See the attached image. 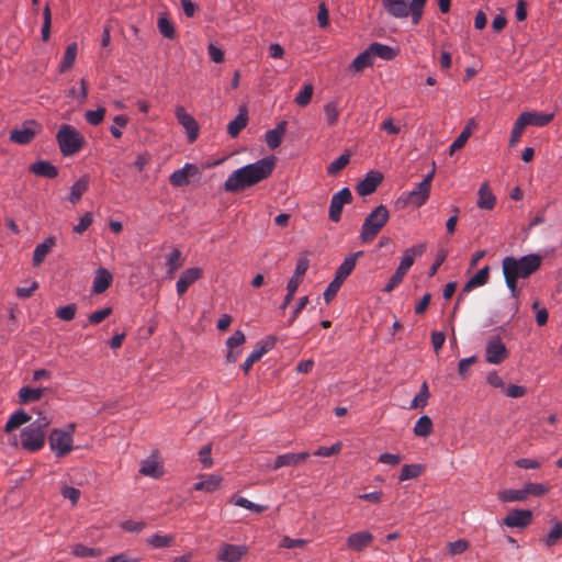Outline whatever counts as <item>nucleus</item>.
<instances>
[{"label": "nucleus", "instance_id": "nucleus-4", "mask_svg": "<svg viewBox=\"0 0 562 562\" xmlns=\"http://www.w3.org/2000/svg\"><path fill=\"white\" fill-rule=\"evenodd\" d=\"M385 11L397 19H405L412 16V22L417 25L424 13V7L427 0H381Z\"/></svg>", "mask_w": 562, "mask_h": 562}, {"label": "nucleus", "instance_id": "nucleus-43", "mask_svg": "<svg viewBox=\"0 0 562 562\" xmlns=\"http://www.w3.org/2000/svg\"><path fill=\"white\" fill-rule=\"evenodd\" d=\"M157 27H158L159 33L164 37H166L168 40L176 38L175 25L166 15H161L158 18Z\"/></svg>", "mask_w": 562, "mask_h": 562}, {"label": "nucleus", "instance_id": "nucleus-25", "mask_svg": "<svg viewBox=\"0 0 562 562\" xmlns=\"http://www.w3.org/2000/svg\"><path fill=\"white\" fill-rule=\"evenodd\" d=\"M29 171L38 177L55 179L58 176V169L47 160H37L29 167Z\"/></svg>", "mask_w": 562, "mask_h": 562}, {"label": "nucleus", "instance_id": "nucleus-49", "mask_svg": "<svg viewBox=\"0 0 562 562\" xmlns=\"http://www.w3.org/2000/svg\"><path fill=\"white\" fill-rule=\"evenodd\" d=\"M324 112L326 116V121L328 125L334 126L337 124L339 119V109H338V102L337 101H329L325 103L324 105Z\"/></svg>", "mask_w": 562, "mask_h": 562}, {"label": "nucleus", "instance_id": "nucleus-63", "mask_svg": "<svg viewBox=\"0 0 562 562\" xmlns=\"http://www.w3.org/2000/svg\"><path fill=\"white\" fill-rule=\"evenodd\" d=\"M234 504L236 506L249 509V510L255 512V513H262V512H265L267 509V506L255 504V503L248 501L245 497H237L234 501Z\"/></svg>", "mask_w": 562, "mask_h": 562}, {"label": "nucleus", "instance_id": "nucleus-33", "mask_svg": "<svg viewBox=\"0 0 562 562\" xmlns=\"http://www.w3.org/2000/svg\"><path fill=\"white\" fill-rule=\"evenodd\" d=\"M373 64L374 58L368 47L352 60V63L349 66V69L353 72H361L363 69L371 67Z\"/></svg>", "mask_w": 562, "mask_h": 562}, {"label": "nucleus", "instance_id": "nucleus-11", "mask_svg": "<svg viewBox=\"0 0 562 562\" xmlns=\"http://www.w3.org/2000/svg\"><path fill=\"white\" fill-rule=\"evenodd\" d=\"M352 202V193L349 188H342L331 196L328 217L331 222L338 223L345 204Z\"/></svg>", "mask_w": 562, "mask_h": 562}, {"label": "nucleus", "instance_id": "nucleus-14", "mask_svg": "<svg viewBox=\"0 0 562 562\" xmlns=\"http://www.w3.org/2000/svg\"><path fill=\"white\" fill-rule=\"evenodd\" d=\"M373 535L369 530H361L349 535L346 548L352 552H363L373 542Z\"/></svg>", "mask_w": 562, "mask_h": 562}, {"label": "nucleus", "instance_id": "nucleus-50", "mask_svg": "<svg viewBox=\"0 0 562 562\" xmlns=\"http://www.w3.org/2000/svg\"><path fill=\"white\" fill-rule=\"evenodd\" d=\"M77 313V304L69 303L65 306H60L56 310V317L64 322H70L75 318Z\"/></svg>", "mask_w": 562, "mask_h": 562}, {"label": "nucleus", "instance_id": "nucleus-44", "mask_svg": "<svg viewBox=\"0 0 562 562\" xmlns=\"http://www.w3.org/2000/svg\"><path fill=\"white\" fill-rule=\"evenodd\" d=\"M175 542V537L171 535L154 533L147 539V543L153 548H168Z\"/></svg>", "mask_w": 562, "mask_h": 562}, {"label": "nucleus", "instance_id": "nucleus-32", "mask_svg": "<svg viewBox=\"0 0 562 562\" xmlns=\"http://www.w3.org/2000/svg\"><path fill=\"white\" fill-rule=\"evenodd\" d=\"M45 389H34L25 385L19 390L18 397L19 403L22 405L37 402L42 398Z\"/></svg>", "mask_w": 562, "mask_h": 562}, {"label": "nucleus", "instance_id": "nucleus-48", "mask_svg": "<svg viewBox=\"0 0 562 562\" xmlns=\"http://www.w3.org/2000/svg\"><path fill=\"white\" fill-rule=\"evenodd\" d=\"M128 116L124 114H119L113 117V124L110 126V133L111 135L120 139L122 137V128L126 127L128 124Z\"/></svg>", "mask_w": 562, "mask_h": 562}, {"label": "nucleus", "instance_id": "nucleus-26", "mask_svg": "<svg viewBox=\"0 0 562 562\" xmlns=\"http://www.w3.org/2000/svg\"><path fill=\"white\" fill-rule=\"evenodd\" d=\"M363 255L362 250L356 251L345 258L342 263L337 268L335 278L345 281L356 267L357 259Z\"/></svg>", "mask_w": 562, "mask_h": 562}, {"label": "nucleus", "instance_id": "nucleus-35", "mask_svg": "<svg viewBox=\"0 0 562 562\" xmlns=\"http://www.w3.org/2000/svg\"><path fill=\"white\" fill-rule=\"evenodd\" d=\"M31 420V416L23 409H19L15 413H13L10 418L8 419L4 431L10 434L13 430L18 429L22 425L29 423Z\"/></svg>", "mask_w": 562, "mask_h": 562}, {"label": "nucleus", "instance_id": "nucleus-15", "mask_svg": "<svg viewBox=\"0 0 562 562\" xmlns=\"http://www.w3.org/2000/svg\"><path fill=\"white\" fill-rule=\"evenodd\" d=\"M532 521V512L530 509H513L504 518L503 525L509 528H526Z\"/></svg>", "mask_w": 562, "mask_h": 562}, {"label": "nucleus", "instance_id": "nucleus-36", "mask_svg": "<svg viewBox=\"0 0 562 562\" xmlns=\"http://www.w3.org/2000/svg\"><path fill=\"white\" fill-rule=\"evenodd\" d=\"M522 116L528 122V125L546 126L554 117V113H539V112H522Z\"/></svg>", "mask_w": 562, "mask_h": 562}, {"label": "nucleus", "instance_id": "nucleus-62", "mask_svg": "<svg viewBox=\"0 0 562 562\" xmlns=\"http://www.w3.org/2000/svg\"><path fill=\"white\" fill-rule=\"evenodd\" d=\"M308 267L310 260L307 258V252L302 254L296 261V267L293 276L303 280L306 271L308 270Z\"/></svg>", "mask_w": 562, "mask_h": 562}, {"label": "nucleus", "instance_id": "nucleus-54", "mask_svg": "<svg viewBox=\"0 0 562 562\" xmlns=\"http://www.w3.org/2000/svg\"><path fill=\"white\" fill-rule=\"evenodd\" d=\"M52 12L49 5L46 4L43 10L42 41L47 42L50 36Z\"/></svg>", "mask_w": 562, "mask_h": 562}, {"label": "nucleus", "instance_id": "nucleus-3", "mask_svg": "<svg viewBox=\"0 0 562 562\" xmlns=\"http://www.w3.org/2000/svg\"><path fill=\"white\" fill-rule=\"evenodd\" d=\"M50 423V418L38 412V417L21 430V447L29 452L41 450L45 445L46 430Z\"/></svg>", "mask_w": 562, "mask_h": 562}, {"label": "nucleus", "instance_id": "nucleus-10", "mask_svg": "<svg viewBox=\"0 0 562 562\" xmlns=\"http://www.w3.org/2000/svg\"><path fill=\"white\" fill-rule=\"evenodd\" d=\"M509 356L505 344L499 336L491 337L485 347V360L491 364H499Z\"/></svg>", "mask_w": 562, "mask_h": 562}, {"label": "nucleus", "instance_id": "nucleus-23", "mask_svg": "<svg viewBox=\"0 0 562 562\" xmlns=\"http://www.w3.org/2000/svg\"><path fill=\"white\" fill-rule=\"evenodd\" d=\"M427 248L426 243H420L417 245H414L413 247H409L404 250L403 258L398 265L397 268L402 269L406 273L411 269V267L414 265L415 258L420 257Z\"/></svg>", "mask_w": 562, "mask_h": 562}, {"label": "nucleus", "instance_id": "nucleus-27", "mask_svg": "<svg viewBox=\"0 0 562 562\" xmlns=\"http://www.w3.org/2000/svg\"><path fill=\"white\" fill-rule=\"evenodd\" d=\"M286 121H281L277 124L274 128L266 133L265 140L270 149H276L277 147L280 146L282 138L286 132Z\"/></svg>", "mask_w": 562, "mask_h": 562}, {"label": "nucleus", "instance_id": "nucleus-21", "mask_svg": "<svg viewBox=\"0 0 562 562\" xmlns=\"http://www.w3.org/2000/svg\"><path fill=\"white\" fill-rule=\"evenodd\" d=\"M113 282L112 273L103 267H100L94 274L92 283V293L101 294L105 292Z\"/></svg>", "mask_w": 562, "mask_h": 562}, {"label": "nucleus", "instance_id": "nucleus-7", "mask_svg": "<svg viewBox=\"0 0 562 562\" xmlns=\"http://www.w3.org/2000/svg\"><path fill=\"white\" fill-rule=\"evenodd\" d=\"M434 173V171L429 172L412 191L404 192L396 200L395 205L400 209H404L408 205H413L415 207L424 205L430 195Z\"/></svg>", "mask_w": 562, "mask_h": 562}, {"label": "nucleus", "instance_id": "nucleus-16", "mask_svg": "<svg viewBox=\"0 0 562 562\" xmlns=\"http://www.w3.org/2000/svg\"><path fill=\"white\" fill-rule=\"evenodd\" d=\"M200 175V170L194 164H186L181 169L175 170L169 176V182L173 187H186L190 183V177H196Z\"/></svg>", "mask_w": 562, "mask_h": 562}, {"label": "nucleus", "instance_id": "nucleus-41", "mask_svg": "<svg viewBox=\"0 0 562 562\" xmlns=\"http://www.w3.org/2000/svg\"><path fill=\"white\" fill-rule=\"evenodd\" d=\"M528 126V122L525 120V116H522V114H520L516 122L514 123V126H513V130H512V133H510V138H509V147H515L522 133H524V130Z\"/></svg>", "mask_w": 562, "mask_h": 562}, {"label": "nucleus", "instance_id": "nucleus-17", "mask_svg": "<svg viewBox=\"0 0 562 562\" xmlns=\"http://www.w3.org/2000/svg\"><path fill=\"white\" fill-rule=\"evenodd\" d=\"M382 180L383 175L380 171L371 170L366 175L364 179L357 184L356 191L361 196L370 195L376 190Z\"/></svg>", "mask_w": 562, "mask_h": 562}, {"label": "nucleus", "instance_id": "nucleus-13", "mask_svg": "<svg viewBox=\"0 0 562 562\" xmlns=\"http://www.w3.org/2000/svg\"><path fill=\"white\" fill-rule=\"evenodd\" d=\"M175 114L178 122L186 130L189 142L193 143L198 138L200 131L196 120L181 105L176 106Z\"/></svg>", "mask_w": 562, "mask_h": 562}, {"label": "nucleus", "instance_id": "nucleus-39", "mask_svg": "<svg viewBox=\"0 0 562 562\" xmlns=\"http://www.w3.org/2000/svg\"><path fill=\"white\" fill-rule=\"evenodd\" d=\"M432 420L429 416L423 415L414 426V434L417 437H428L432 432Z\"/></svg>", "mask_w": 562, "mask_h": 562}, {"label": "nucleus", "instance_id": "nucleus-20", "mask_svg": "<svg viewBox=\"0 0 562 562\" xmlns=\"http://www.w3.org/2000/svg\"><path fill=\"white\" fill-rule=\"evenodd\" d=\"M308 458L310 453L307 451L280 454L276 458L272 469L278 470L282 467H295L304 463Z\"/></svg>", "mask_w": 562, "mask_h": 562}, {"label": "nucleus", "instance_id": "nucleus-47", "mask_svg": "<svg viewBox=\"0 0 562 562\" xmlns=\"http://www.w3.org/2000/svg\"><path fill=\"white\" fill-rule=\"evenodd\" d=\"M168 274L171 277L172 273L183 266V259L181 251L178 248L172 249L167 258Z\"/></svg>", "mask_w": 562, "mask_h": 562}, {"label": "nucleus", "instance_id": "nucleus-28", "mask_svg": "<svg viewBox=\"0 0 562 562\" xmlns=\"http://www.w3.org/2000/svg\"><path fill=\"white\" fill-rule=\"evenodd\" d=\"M56 245L55 237H47L42 244H38L33 252V259L32 263L34 267H40L48 252L53 249V247Z\"/></svg>", "mask_w": 562, "mask_h": 562}, {"label": "nucleus", "instance_id": "nucleus-59", "mask_svg": "<svg viewBox=\"0 0 562 562\" xmlns=\"http://www.w3.org/2000/svg\"><path fill=\"white\" fill-rule=\"evenodd\" d=\"M526 495L542 496L549 492V486L542 483H527L525 484Z\"/></svg>", "mask_w": 562, "mask_h": 562}, {"label": "nucleus", "instance_id": "nucleus-56", "mask_svg": "<svg viewBox=\"0 0 562 562\" xmlns=\"http://www.w3.org/2000/svg\"><path fill=\"white\" fill-rule=\"evenodd\" d=\"M113 310L112 307L108 306L102 310L95 311L91 313L88 316V324L89 325H99L101 324L106 317H109L112 314Z\"/></svg>", "mask_w": 562, "mask_h": 562}, {"label": "nucleus", "instance_id": "nucleus-1", "mask_svg": "<svg viewBox=\"0 0 562 562\" xmlns=\"http://www.w3.org/2000/svg\"><path fill=\"white\" fill-rule=\"evenodd\" d=\"M276 167V157L267 156L252 164L243 166L226 179L224 190L229 193H238L247 188L268 179Z\"/></svg>", "mask_w": 562, "mask_h": 562}, {"label": "nucleus", "instance_id": "nucleus-61", "mask_svg": "<svg viewBox=\"0 0 562 562\" xmlns=\"http://www.w3.org/2000/svg\"><path fill=\"white\" fill-rule=\"evenodd\" d=\"M405 274V271H403L400 268H396L395 272L392 274L387 283L385 284L383 291L387 293L393 291L394 288H396L403 281Z\"/></svg>", "mask_w": 562, "mask_h": 562}, {"label": "nucleus", "instance_id": "nucleus-38", "mask_svg": "<svg viewBox=\"0 0 562 562\" xmlns=\"http://www.w3.org/2000/svg\"><path fill=\"white\" fill-rule=\"evenodd\" d=\"M369 49H370V53L372 54L373 58L380 57L384 60H391L396 56V52L394 50V48H392L389 45L381 44V43H372L369 46Z\"/></svg>", "mask_w": 562, "mask_h": 562}, {"label": "nucleus", "instance_id": "nucleus-29", "mask_svg": "<svg viewBox=\"0 0 562 562\" xmlns=\"http://www.w3.org/2000/svg\"><path fill=\"white\" fill-rule=\"evenodd\" d=\"M248 111L246 106H241L237 116L227 125V133L232 137H237L238 134L247 126Z\"/></svg>", "mask_w": 562, "mask_h": 562}, {"label": "nucleus", "instance_id": "nucleus-57", "mask_svg": "<svg viewBox=\"0 0 562 562\" xmlns=\"http://www.w3.org/2000/svg\"><path fill=\"white\" fill-rule=\"evenodd\" d=\"M469 541L465 539H459L452 542H449L447 546V551L450 555H457L465 552L469 549Z\"/></svg>", "mask_w": 562, "mask_h": 562}, {"label": "nucleus", "instance_id": "nucleus-34", "mask_svg": "<svg viewBox=\"0 0 562 562\" xmlns=\"http://www.w3.org/2000/svg\"><path fill=\"white\" fill-rule=\"evenodd\" d=\"M490 267L485 266L480 269L463 286V292H469L475 288L482 286L488 282Z\"/></svg>", "mask_w": 562, "mask_h": 562}, {"label": "nucleus", "instance_id": "nucleus-55", "mask_svg": "<svg viewBox=\"0 0 562 562\" xmlns=\"http://www.w3.org/2000/svg\"><path fill=\"white\" fill-rule=\"evenodd\" d=\"M349 160H350V156L348 154H344V155L339 156L337 159H335L334 161H331L328 165L327 173L331 175V176L338 173L340 170H342L349 164Z\"/></svg>", "mask_w": 562, "mask_h": 562}, {"label": "nucleus", "instance_id": "nucleus-40", "mask_svg": "<svg viewBox=\"0 0 562 562\" xmlns=\"http://www.w3.org/2000/svg\"><path fill=\"white\" fill-rule=\"evenodd\" d=\"M498 499L503 503L522 502L527 499L525 487L520 490H504L498 493Z\"/></svg>", "mask_w": 562, "mask_h": 562}, {"label": "nucleus", "instance_id": "nucleus-42", "mask_svg": "<svg viewBox=\"0 0 562 562\" xmlns=\"http://www.w3.org/2000/svg\"><path fill=\"white\" fill-rule=\"evenodd\" d=\"M425 470L423 464H404L398 476L400 481L417 479Z\"/></svg>", "mask_w": 562, "mask_h": 562}, {"label": "nucleus", "instance_id": "nucleus-6", "mask_svg": "<svg viewBox=\"0 0 562 562\" xmlns=\"http://www.w3.org/2000/svg\"><path fill=\"white\" fill-rule=\"evenodd\" d=\"M56 140L63 156H71L80 151L86 144L83 135L70 124H63L57 134Z\"/></svg>", "mask_w": 562, "mask_h": 562}, {"label": "nucleus", "instance_id": "nucleus-58", "mask_svg": "<svg viewBox=\"0 0 562 562\" xmlns=\"http://www.w3.org/2000/svg\"><path fill=\"white\" fill-rule=\"evenodd\" d=\"M72 554L78 558L98 557L100 555V550L78 543L74 546Z\"/></svg>", "mask_w": 562, "mask_h": 562}, {"label": "nucleus", "instance_id": "nucleus-30", "mask_svg": "<svg viewBox=\"0 0 562 562\" xmlns=\"http://www.w3.org/2000/svg\"><path fill=\"white\" fill-rule=\"evenodd\" d=\"M201 479V481L194 483L193 490L205 491L207 493L217 491L223 480L222 476L215 474L202 475Z\"/></svg>", "mask_w": 562, "mask_h": 562}, {"label": "nucleus", "instance_id": "nucleus-31", "mask_svg": "<svg viewBox=\"0 0 562 562\" xmlns=\"http://www.w3.org/2000/svg\"><path fill=\"white\" fill-rule=\"evenodd\" d=\"M89 188V176L85 175L78 179L70 188L68 200L72 204H77L82 195L88 191Z\"/></svg>", "mask_w": 562, "mask_h": 562}, {"label": "nucleus", "instance_id": "nucleus-19", "mask_svg": "<svg viewBox=\"0 0 562 562\" xmlns=\"http://www.w3.org/2000/svg\"><path fill=\"white\" fill-rule=\"evenodd\" d=\"M202 269L198 267L188 268L184 270L177 281V293L179 295H183L191 284L202 278Z\"/></svg>", "mask_w": 562, "mask_h": 562}, {"label": "nucleus", "instance_id": "nucleus-2", "mask_svg": "<svg viewBox=\"0 0 562 562\" xmlns=\"http://www.w3.org/2000/svg\"><path fill=\"white\" fill-rule=\"evenodd\" d=\"M542 263V257L538 254L525 255L520 258L506 256L503 261V274L506 286L509 289L512 296L517 299L519 290L517 288L518 279H527L538 271Z\"/></svg>", "mask_w": 562, "mask_h": 562}, {"label": "nucleus", "instance_id": "nucleus-5", "mask_svg": "<svg viewBox=\"0 0 562 562\" xmlns=\"http://www.w3.org/2000/svg\"><path fill=\"white\" fill-rule=\"evenodd\" d=\"M390 218V212L384 204L376 206L367 215L361 226L359 239L361 243L372 241L381 229L386 225Z\"/></svg>", "mask_w": 562, "mask_h": 562}, {"label": "nucleus", "instance_id": "nucleus-9", "mask_svg": "<svg viewBox=\"0 0 562 562\" xmlns=\"http://www.w3.org/2000/svg\"><path fill=\"white\" fill-rule=\"evenodd\" d=\"M42 125L36 120H27L22 123L21 128H15L10 133V142L19 145H27L33 142L41 132Z\"/></svg>", "mask_w": 562, "mask_h": 562}, {"label": "nucleus", "instance_id": "nucleus-24", "mask_svg": "<svg viewBox=\"0 0 562 562\" xmlns=\"http://www.w3.org/2000/svg\"><path fill=\"white\" fill-rule=\"evenodd\" d=\"M139 474L153 479H159L164 475V467L161 462L153 454L148 459L142 461Z\"/></svg>", "mask_w": 562, "mask_h": 562}, {"label": "nucleus", "instance_id": "nucleus-52", "mask_svg": "<svg viewBox=\"0 0 562 562\" xmlns=\"http://www.w3.org/2000/svg\"><path fill=\"white\" fill-rule=\"evenodd\" d=\"M106 110L103 106L98 108L97 110H89L85 113V119L92 126H97L102 123L104 120Z\"/></svg>", "mask_w": 562, "mask_h": 562}, {"label": "nucleus", "instance_id": "nucleus-18", "mask_svg": "<svg viewBox=\"0 0 562 562\" xmlns=\"http://www.w3.org/2000/svg\"><path fill=\"white\" fill-rule=\"evenodd\" d=\"M246 553L247 548L245 546L223 543L217 560L223 562H238Z\"/></svg>", "mask_w": 562, "mask_h": 562}, {"label": "nucleus", "instance_id": "nucleus-45", "mask_svg": "<svg viewBox=\"0 0 562 562\" xmlns=\"http://www.w3.org/2000/svg\"><path fill=\"white\" fill-rule=\"evenodd\" d=\"M430 396L428 384L424 381L420 385L419 393L412 400L411 408H424Z\"/></svg>", "mask_w": 562, "mask_h": 562}, {"label": "nucleus", "instance_id": "nucleus-60", "mask_svg": "<svg viewBox=\"0 0 562 562\" xmlns=\"http://www.w3.org/2000/svg\"><path fill=\"white\" fill-rule=\"evenodd\" d=\"M342 283L344 282L337 278L333 279V281L328 284V286L324 291V300L326 303H329L334 300V297L336 296V294L339 291Z\"/></svg>", "mask_w": 562, "mask_h": 562}, {"label": "nucleus", "instance_id": "nucleus-22", "mask_svg": "<svg viewBox=\"0 0 562 562\" xmlns=\"http://www.w3.org/2000/svg\"><path fill=\"white\" fill-rule=\"evenodd\" d=\"M496 201L490 183L487 181L483 182L477 191L476 206L481 210L492 211L496 205Z\"/></svg>", "mask_w": 562, "mask_h": 562}, {"label": "nucleus", "instance_id": "nucleus-64", "mask_svg": "<svg viewBox=\"0 0 562 562\" xmlns=\"http://www.w3.org/2000/svg\"><path fill=\"white\" fill-rule=\"evenodd\" d=\"M93 222V215L91 212L85 213L79 220V223L74 226V232L76 234H83L92 224Z\"/></svg>", "mask_w": 562, "mask_h": 562}, {"label": "nucleus", "instance_id": "nucleus-37", "mask_svg": "<svg viewBox=\"0 0 562 562\" xmlns=\"http://www.w3.org/2000/svg\"><path fill=\"white\" fill-rule=\"evenodd\" d=\"M77 43L74 42L67 46L63 60L58 67V71L60 74H65L72 68L77 57Z\"/></svg>", "mask_w": 562, "mask_h": 562}, {"label": "nucleus", "instance_id": "nucleus-46", "mask_svg": "<svg viewBox=\"0 0 562 562\" xmlns=\"http://www.w3.org/2000/svg\"><path fill=\"white\" fill-rule=\"evenodd\" d=\"M562 538V521H557L551 527L548 535L542 539L547 547H553Z\"/></svg>", "mask_w": 562, "mask_h": 562}, {"label": "nucleus", "instance_id": "nucleus-12", "mask_svg": "<svg viewBox=\"0 0 562 562\" xmlns=\"http://www.w3.org/2000/svg\"><path fill=\"white\" fill-rule=\"evenodd\" d=\"M277 338L274 336H268L257 342L255 349L246 358L241 366L244 373L247 375L255 362L259 361L261 357L271 350L276 345Z\"/></svg>", "mask_w": 562, "mask_h": 562}, {"label": "nucleus", "instance_id": "nucleus-8", "mask_svg": "<svg viewBox=\"0 0 562 562\" xmlns=\"http://www.w3.org/2000/svg\"><path fill=\"white\" fill-rule=\"evenodd\" d=\"M75 425H69V430L53 429L49 434L48 441L50 449L56 457L61 458L72 450V432Z\"/></svg>", "mask_w": 562, "mask_h": 562}, {"label": "nucleus", "instance_id": "nucleus-51", "mask_svg": "<svg viewBox=\"0 0 562 562\" xmlns=\"http://www.w3.org/2000/svg\"><path fill=\"white\" fill-rule=\"evenodd\" d=\"M470 136H471V128L469 125H467L463 128V131L460 133V135L450 145L449 155H453L457 150L461 149L465 145V143L468 142Z\"/></svg>", "mask_w": 562, "mask_h": 562}, {"label": "nucleus", "instance_id": "nucleus-53", "mask_svg": "<svg viewBox=\"0 0 562 562\" xmlns=\"http://www.w3.org/2000/svg\"><path fill=\"white\" fill-rule=\"evenodd\" d=\"M314 88L311 83H307L303 87V89L297 93V95L294 99V102L299 106H306L313 97Z\"/></svg>", "mask_w": 562, "mask_h": 562}]
</instances>
